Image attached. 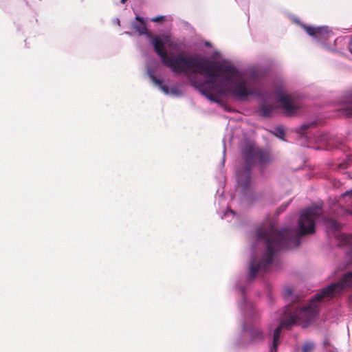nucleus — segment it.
Returning <instances> with one entry per match:
<instances>
[{
    "mask_svg": "<svg viewBox=\"0 0 352 352\" xmlns=\"http://www.w3.org/2000/svg\"><path fill=\"white\" fill-rule=\"evenodd\" d=\"M320 217L331 230L340 229V226L335 219L323 215L322 208L319 206L309 207L301 212L298 221V233L290 228L277 230L272 224L268 225L267 228H258L256 236L258 239L265 241L266 251L260 261L255 258L252 259L249 265V278L254 279L259 270L266 272L272 265L273 258L278 251L289 248L293 245L298 247L300 245V235L313 234L315 232L316 221Z\"/></svg>",
    "mask_w": 352,
    "mask_h": 352,
    "instance_id": "f257e3e1",
    "label": "nucleus"
},
{
    "mask_svg": "<svg viewBox=\"0 0 352 352\" xmlns=\"http://www.w3.org/2000/svg\"><path fill=\"white\" fill-rule=\"evenodd\" d=\"M202 64L205 69H198L196 74L206 76L204 82L193 83L209 100L219 102L218 98L212 93L225 95L231 94L236 98L243 100L252 94L247 88L246 82L238 78L237 69L232 65H226L218 62L204 58Z\"/></svg>",
    "mask_w": 352,
    "mask_h": 352,
    "instance_id": "f03ea898",
    "label": "nucleus"
},
{
    "mask_svg": "<svg viewBox=\"0 0 352 352\" xmlns=\"http://www.w3.org/2000/svg\"><path fill=\"white\" fill-rule=\"evenodd\" d=\"M351 287H352V272L344 274L339 281L332 283L322 288L310 299L307 306L300 308L294 305L286 306L284 318L274 331L272 346L270 352L277 351L280 333L283 328L290 329L294 324L309 322L316 316L318 308L321 302H326L342 295Z\"/></svg>",
    "mask_w": 352,
    "mask_h": 352,
    "instance_id": "7ed1b4c3",
    "label": "nucleus"
},
{
    "mask_svg": "<svg viewBox=\"0 0 352 352\" xmlns=\"http://www.w3.org/2000/svg\"><path fill=\"white\" fill-rule=\"evenodd\" d=\"M148 38L162 63L173 72L189 76L190 74H196L198 69H205L202 64L204 58L183 53L168 55L160 37L148 34Z\"/></svg>",
    "mask_w": 352,
    "mask_h": 352,
    "instance_id": "20e7f679",
    "label": "nucleus"
},
{
    "mask_svg": "<svg viewBox=\"0 0 352 352\" xmlns=\"http://www.w3.org/2000/svg\"><path fill=\"white\" fill-rule=\"evenodd\" d=\"M245 164L236 170V181L242 191L247 190L251 183V169L256 163L265 164L270 161L269 153L257 146L246 144L241 149Z\"/></svg>",
    "mask_w": 352,
    "mask_h": 352,
    "instance_id": "39448f33",
    "label": "nucleus"
},
{
    "mask_svg": "<svg viewBox=\"0 0 352 352\" xmlns=\"http://www.w3.org/2000/svg\"><path fill=\"white\" fill-rule=\"evenodd\" d=\"M278 101L281 104V107L287 116H294L300 108L297 100L290 94L280 93L278 95Z\"/></svg>",
    "mask_w": 352,
    "mask_h": 352,
    "instance_id": "423d86ee",
    "label": "nucleus"
},
{
    "mask_svg": "<svg viewBox=\"0 0 352 352\" xmlns=\"http://www.w3.org/2000/svg\"><path fill=\"white\" fill-rule=\"evenodd\" d=\"M306 32L318 39H327L329 36V30L327 27H317L304 25L303 26Z\"/></svg>",
    "mask_w": 352,
    "mask_h": 352,
    "instance_id": "0eeeda50",
    "label": "nucleus"
},
{
    "mask_svg": "<svg viewBox=\"0 0 352 352\" xmlns=\"http://www.w3.org/2000/svg\"><path fill=\"white\" fill-rule=\"evenodd\" d=\"M248 334L251 342H258L264 340L265 336L263 331L257 326H252L248 330Z\"/></svg>",
    "mask_w": 352,
    "mask_h": 352,
    "instance_id": "6e6552de",
    "label": "nucleus"
},
{
    "mask_svg": "<svg viewBox=\"0 0 352 352\" xmlns=\"http://www.w3.org/2000/svg\"><path fill=\"white\" fill-rule=\"evenodd\" d=\"M150 78L153 82L157 85L165 94H169V89L166 85H163L162 80L157 79L153 74H150Z\"/></svg>",
    "mask_w": 352,
    "mask_h": 352,
    "instance_id": "1a4fd4ad",
    "label": "nucleus"
},
{
    "mask_svg": "<svg viewBox=\"0 0 352 352\" xmlns=\"http://www.w3.org/2000/svg\"><path fill=\"white\" fill-rule=\"evenodd\" d=\"M133 28L135 29V31L138 32L140 35L146 34L148 38V34H152L151 32H148L147 28L145 25V23L144 24L133 23Z\"/></svg>",
    "mask_w": 352,
    "mask_h": 352,
    "instance_id": "9d476101",
    "label": "nucleus"
},
{
    "mask_svg": "<svg viewBox=\"0 0 352 352\" xmlns=\"http://www.w3.org/2000/svg\"><path fill=\"white\" fill-rule=\"evenodd\" d=\"M338 240L341 245L352 244V234H342L338 236Z\"/></svg>",
    "mask_w": 352,
    "mask_h": 352,
    "instance_id": "9b49d317",
    "label": "nucleus"
},
{
    "mask_svg": "<svg viewBox=\"0 0 352 352\" xmlns=\"http://www.w3.org/2000/svg\"><path fill=\"white\" fill-rule=\"evenodd\" d=\"M316 344L311 341H306L302 346V352H314Z\"/></svg>",
    "mask_w": 352,
    "mask_h": 352,
    "instance_id": "f8f14e48",
    "label": "nucleus"
},
{
    "mask_svg": "<svg viewBox=\"0 0 352 352\" xmlns=\"http://www.w3.org/2000/svg\"><path fill=\"white\" fill-rule=\"evenodd\" d=\"M260 110L263 116L268 117L272 114L274 109L272 106L270 105H263L261 107Z\"/></svg>",
    "mask_w": 352,
    "mask_h": 352,
    "instance_id": "ddd939ff",
    "label": "nucleus"
},
{
    "mask_svg": "<svg viewBox=\"0 0 352 352\" xmlns=\"http://www.w3.org/2000/svg\"><path fill=\"white\" fill-rule=\"evenodd\" d=\"M321 140L327 142V144L329 146H333L334 144L333 142L332 137L330 136L329 134H324L321 137Z\"/></svg>",
    "mask_w": 352,
    "mask_h": 352,
    "instance_id": "4468645a",
    "label": "nucleus"
},
{
    "mask_svg": "<svg viewBox=\"0 0 352 352\" xmlns=\"http://www.w3.org/2000/svg\"><path fill=\"white\" fill-rule=\"evenodd\" d=\"M342 111L346 116L352 117V103L343 109Z\"/></svg>",
    "mask_w": 352,
    "mask_h": 352,
    "instance_id": "2eb2a0df",
    "label": "nucleus"
},
{
    "mask_svg": "<svg viewBox=\"0 0 352 352\" xmlns=\"http://www.w3.org/2000/svg\"><path fill=\"white\" fill-rule=\"evenodd\" d=\"M164 21H165V16H162V15L157 16H155L152 19V21L155 22V23H160V22H163Z\"/></svg>",
    "mask_w": 352,
    "mask_h": 352,
    "instance_id": "dca6fc26",
    "label": "nucleus"
},
{
    "mask_svg": "<svg viewBox=\"0 0 352 352\" xmlns=\"http://www.w3.org/2000/svg\"><path fill=\"white\" fill-rule=\"evenodd\" d=\"M276 130L278 132V134L276 135L278 138L283 139V136L285 135V131L284 129L281 127H278L276 129Z\"/></svg>",
    "mask_w": 352,
    "mask_h": 352,
    "instance_id": "f3484780",
    "label": "nucleus"
},
{
    "mask_svg": "<svg viewBox=\"0 0 352 352\" xmlns=\"http://www.w3.org/2000/svg\"><path fill=\"white\" fill-rule=\"evenodd\" d=\"M287 206H288V204H282V205H281V206H280L277 209L276 212H277L278 214L281 213L282 212H283V211L286 209V208L287 207Z\"/></svg>",
    "mask_w": 352,
    "mask_h": 352,
    "instance_id": "a211bd4d",
    "label": "nucleus"
},
{
    "mask_svg": "<svg viewBox=\"0 0 352 352\" xmlns=\"http://www.w3.org/2000/svg\"><path fill=\"white\" fill-rule=\"evenodd\" d=\"M135 19L138 21L140 23L144 24V21L143 18L140 17V16H136Z\"/></svg>",
    "mask_w": 352,
    "mask_h": 352,
    "instance_id": "6ab92c4d",
    "label": "nucleus"
},
{
    "mask_svg": "<svg viewBox=\"0 0 352 352\" xmlns=\"http://www.w3.org/2000/svg\"><path fill=\"white\" fill-rule=\"evenodd\" d=\"M285 292L287 296H291L292 294V290L291 289H287Z\"/></svg>",
    "mask_w": 352,
    "mask_h": 352,
    "instance_id": "aec40b11",
    "label": "nucleus"
},
{
    "mask_svg": "<svg viewBox=\"0 0 352 352\" xmlns=\"http://www.w3.org/2000/svg\"><path fill=\"white\" fill-rule=\"evenodd\" d=\"M346 195H352V189H351V190H349V191L346 192L343 195V196H344V197H345V196H346Z\"/></svg>",
    "mask_w": 352,
    "mask_h": 352,
    "instance_id": "412c9836",
    "label": "nucleus"
},
{
    "mask_svg": "<svg viewBox=\"0 0 352 352\" xmlns=\"http://www.w3.org/2000/svg\"><path fill=\"white\" fill-rule=\"evenodd\" d=\"M308 126L307 125H303L302 126V129H307Z\"/></svg>",
    "mask_w": 352,
    "mask_h": 352,
    "instance_id": "4be33fe9",
    "label": "nucleus"
},
{
    "mask_svg": "<svg viewBox=\"0 0 352 352\" xmlns=\"http://www.w3.org/2000/svg\"><path fill=\"white\" fill-rule=\"evenodd\" d=\"M349 160L350 161H352V155H350V156L349 157Z\"/></svg>",
    "mask_w": 352,
    "mask_h": 352,
    "instance_id": "5701e85b",
    "label": "nucleus"
},
{
    "mask_svg": "<svg viewBox=\"0 0 352 352\" xmlns=\"http://www.w3.org/2000/svg\"><path fill=\"white\" fill-rule=\"evenodd\" d=\"M350 52L352 53V48H350Z\"/></svg>",
    "mask_w": 352,
    "mask_h": 352,
    "instance_id": "b1692460",
    "label": "nucleus"
}]
</instances>
